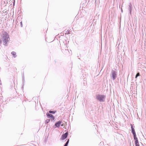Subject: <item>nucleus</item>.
<instances>
[{
  "mask_svg": "<svg viewBox=\"0 0 146 146\" xmlns=\"http://www.w3.org/2000/svg\"><path fill=\"white\" fill-rule=\"evenodd\" d=\"M49 112L50 113H55V112L54 111H50Z\"/></svg>",
  "mask_w": 146,
  "mask_h": 146,
  "instance_id": "nucleus-13",
  "label": "nucleus"
},
{
  "mask_svg": "<svg viewBox=\"0 0 146 146\" xmlns=\"http://www.w3.org/2000/svg\"><path fill=\"white\" fill-rule=\"evenodd\" d=\"M133 135L134 139L135 140H138L137 137H136V134H134Z\"/></svg>",
  "mask_w": 146,
  "mask_h": 146,
  "instance_id": "nucleus-8",
  "label": "nucleus"
},
{
  "mask_svg": "<svg viewBox=\"0 0 146 146\" xmlns=\"http://www.w3.org/2000/svg\"><path fill=\"white\" fill-rule=\"evenodd\" d=\"M105 98V96L104 95H99L96 96L97 99L99 100L100 102L103 101Z\"/></svg>",
  "mask_w": 146,
  "mask_h": 146,
  "instance_id": "nucleus-2",
  "label": "nucleus"
},
{
  "mask_svg": "<svg viewBox=\"0 0 146 146\" xmlns=\"http://www.w3.org/2000/svg\"><path fill=\"white\" fill-rule=\"evenodd\" d=\"M139 143V142H138V140H135V144L137 143Z\"/></svg>",
  "mask_w": 146,
  "mask_h": 146,
  "instance_id": "nucleus-15",
  "label": "nucleus"
},
{
  "mask_svg": "<svg viewBox=\"0 0 146 146\" xmlns=\"http://www.w3.org/2000/svg\"><path fill=\"white\" fill-rule=\"evenodd\" d=\"M136 146H139V143L135 144Z\"/></svg>",
  "mask_w": 146,
  "mask_h": 146,
  "instance_id": "nucleus-16",
  "label": "nucleus"
},
{
  "mask_svg": "<svg viewBox=\"0 0 146 146\" xmlns=\"http://www.w3.org/2000/svg\"><path fill=\"white\" fill-rule=\"evenodd\" d=\"M21 24L22 25V22H21Z\"/></svg>",
  "mask_w": 146,
  "mask_h": 146,
  "instance_id": "nucleus-19",
  "label": "nucleus"
},
{
  "mask_svg": "<svg viewBox=\"0 0 146 146\" xmlns=\"http://www.w3.org/2000/svg\"><path fill=\"white\" fill-rule=\"evenodd\" d=\"M2 42V40H1L0 39V44H1V43Z\"/></svg>",
  "mask_w": 146,
  "mask_h": 146,
  "instance_id": "nucleus-17",
  "label": "nucleus"
},
{
  "mask_svg": "<svg viewBox=\"0 0 146 146\" xmlns=\"http://www.w3.org/2000/svg\"><path fill=\"white\" fill-rule=\"evenodd\" d=\"M3 44L6 45L9 40V36L7 33L5 32L3 34Z\"/></svg>",
  "mask_w": 146,
  "mask_h": 146,
  "instance_id": "nucleus-1",
  "label": "nucleus"
},
{
  "mask_svg": "<svg viewBox=\"0 0 146 146\" xmlns=\"http://www.w3.org/2000/svg\"><path fill=\"white\" fill-rule=\"evenodd\" d=\"M50 121V120L49 119H47L46 120V122L47 123H48Z\"/></svg>",
  "mask_w": 146,
  "mask_h": 146,
  "instance_id": "nucleus-14",
  "label": "nucleus"
},
{
  "mask_svg": "<svg viewBox=\"0 0 146 146\" xmlns=\"http://www.w3.org/2000/svg\"><path fill=\"white\" fill-rule=\"evenodd\" d=\"M131 129L132 130V133H133V134H135L136 133L135 131V130L134 129L133 125L132 124H131Z\"/></svg>",
  "mask_w": 146,
  "mask_h": 146,
  "instance_id": "nucleus-6",
  "label": "nucleus"
},
{
  "mask_svg": "<svg viewBox=\"0 0 146 146\" xmlns=\"http://www.w3.org/2000/svg\"><path fill=\"white\" fill-rule=\"evenodd\" d=\"M61 125L62 126H63L64 125L63 124H61Z\"/></svg>",
  "mask_w": 146,
  "mask_h": 146,
  "instance_id": "nucleus-18",
  "label": "nucleus"
},
{
  "mask_svg": "<svg viewBox=\"0 0 146 146\" xmlns=\"http://www.w3.org/2000/svg\"><path fill=\"white\" fill-rule=\"evenodd\" d=\"M11 54L12 55H13V57H16V53L15 52H11Z\"/></svg>",
  "mask_w": 146,
  "mask_h": 146,
  "instance_id": "nucleus-7",
  "label": "nucleus"
},
{
  "mask_svg": "<svg viewBox=\"0 0 146 146\" xmlns=\"http://www.w3.org/2000/svg\"><path fill=\"white\" fill-rule=\"evenodd\" d=\"M68 134L67 133H66L63 134L61 138V139L63 140L65 139L68 136Z\"/></svg>",
  "mask_w": 146,
  "mask_h": 146,
  "instance_id": "nucleus-3",
  "label": "nucleus"
},
{
  "mask_svg": "<svg viewBox=\"0 0 146 146\" xmlns=\"http://www.w3.org/2000/svg\"><path fill=\"white\" fill-rule=\"evenodd\" d=\"M70 33V30H67L66 31H65V34H69Z\"/></svg>",
  "mask_w": 146,
  "mask_h": 146,
  "instance_id": "nucleus-9",
  "label": "nucleus"
},
{
  "mask_svg": "<svg viewBox=\"0 0 146 146\" xmlns=\"http://www.w3.org/2000/svg\"><path fill=\"white\" fill-rule=\"evenodd\" d=\"M46 115L47 116H48V117L49 118H51L52 120H54V117L51 114H50L48 113H46Z\"/></svg>",
  "mask_w": 146,
  "mask_h": 146,
  "instance_id": "nucleus-4",
  "label": "nucleus"
},
{
  "mask_svg": "<svg viewBox=\"0 0 146 146\" xmlns=\"http://www.w3.org/2000/svg\"><path fill=\"white\" fill-rule=\"evenodd\" d=\"M69 141V140H68L65 145H64V146H67L68 144V143Z\"/></svg>",
  "mask_w": 146,
  "mask_h": 146,
  "instance_id": "nucleus-10",
  "label": "nucleus"
},
{
  "mask_svg": "<svg viewBox=\"0 0 146 146\" xmlns=\"http://www.w3.org/2000/svg\"><path fill=\"white\" fill-rule=\"evenodd\" d=\"M61 123V122L60 121H58L55 123V125L56 127H59Z\"/></svg>",
  "mask_w": 146,
  "mask_h": 146,
  "instance_id": "nucleus-5",
  "label": "nucleus"
},
{
  "mask_svg": "<svg viewBox=\"0 0 146 146\" xmlns=\"http://www.w3.org/2000/svg\"><path fill=\"white\" fill-rule=\"evenodd\" d=\"M115 75L114 74H112L113 78V79H115Z\"/></svg>",
  "mask_w": 146,
  "mask_h": 146,
  "instance_id": "nucleus-12",
  "label": "nucleus"
},
{
  "mask_svg": "<svg viewBox=\"0 0 146 146\" xmlns=\"http://www.w3.org/2000/svg\"><path fill=\"white\" fill-rule=\"evenodd\" d=\"M140 75V74H139V73H138L136 76H135V78H137V77H138V76H139Z\"/></svg>",
  "mask_w": 146,
  "mask_h": 146,
  "instance_id": "nucleus-11",
  "label": "nucleus"
}]
</instances>
